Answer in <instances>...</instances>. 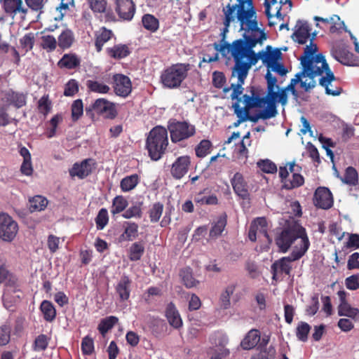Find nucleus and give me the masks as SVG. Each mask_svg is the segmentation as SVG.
<instances>
[{
  "label": "nucleus",
  "mask_w": 359,
  "mask_h": 359,
  "mask_svg": "<svg viewBox=\"0 0 359 359\" xmlns=\"http://www.w3.org/2000/svg\"><path fill=\"white\" fill-rule=\"evenodd\" d=\"M243 39L235 40L232 43L224 42L219 44L213 43V47L216 51L221 53L222 57L230 60L233 58L235 62L232 68L231 79H236L237 81H232L231 86L224 88L223 91L226 93L232 90L231 98L233 99L238 95H242L244 90L243 86L247 77V31L243 32Z\"/></svg>",
  "instance_id": "f257e3e1"
},
{
  "label": "nucleus",
  "mask_w": 359,
  "mask_h": 359,
  "mask_svg": "<svg viewBox=\"0 0 359 359\" xmlns=\"http://www.w3.org/2000/svg\"><path fill=\"white\" fill-rule=\"evenodd\" d=\"M265 79L267 83V93L266 96L260 97L257 96L253 98L248 95V109L251 107H263L255 116H250L248 114V121L256 122L258 119L266 120L275 117L278 114L277 102L283 106L287 103V92H295V86L288 84L286 87L280 89L277 85V79L273 76L270 70H268Z\"/></svg>",
  "instance_id": "f03ea898"
},
{
  "label": "nucleus",
  "mask_w": 359,
  "mask_h": 359,
  "mask_svg": "<svg viewBox=\"0 0 359 359\" xmlns=\"http://www.w3.org/2000/svg\"><path fill=\"white\" fill-rule=\"evenodd\" d=\"M317 50V45L313 43L312 39L310 45L306 46L304 55L300 57L301 65L302 67H306L314 72L318 69L322 71V74L325 72V75L321 76L319 80V84L325 88L327 95L338 96L342 93L343 90L341 88H335L334 90L329 88V84H330L332 81L335 80V76L330 69L325 56L323 54L319 53L315 56L313 55Z\"/></svg>",
  "instance_id": "7ed1b4c3"
},
{
  "label": "nucleus",
  "mask_w": 359,
  "mask_h": 359,
  "mask_svg": "<svg viewBox=\"0 0 359 359\" xmlns=\"http://www.w3.org/2000/svg\"><path fill=\"white\" fill-rule=\"evenodd\" d=\"M297 241L292 252L306 254L310 246L306 229L299 224H292L284 226L276 233L275 243L280 252L285 253Z\"/></svg>",
  "instance_id": "20e7f679"
},
{
  "label": "nucleus",
  "mask_w": 359,
  "mask_h": 359,
  "mask_svg": "<svg viewBox=\"0 0 359 359\" xmlns=\"http://www.w3.org/2000/svg\"><path fill=\"white\" fill-rule=\"evenodd\" d=\"M168 144V130L165 128L158 126L149 132L146 141V148L152 160H159L165 153Z\"/></svg>",
  "instance_id": "39448f33"
},
{
  "label": "nucleus",
  "mask_w": 359,
  "mask_h": 359,
  "mask_svg": "<svg viewBox=\"0 0 359 359\" xmlns=\"http://www.w3.org/2000/svg\"><path fill=\"white\" fill-rule=\"evenodd\" d=\"M247 0H237L235 4H229L225 8H223L224 13V28L222 33V39L219 44L224 43L225 41V35L228 32V28L231 22L234 21L236 19L240 23L241 30L247 31V10L245 9V4Z\"/></svg>",
  "instance_id": "423d86ee"
},
{
  "label": "nucleus",
  "mask_w": 359,
  "mask_h": 359,
  "mask_svg": "<svg viewBox=\"0 0 359 359\" xmlns=\"http://www.w3.org/2000/svg\"><path fill=\"white\" fill-rule=\"evenodd\" d=\"M189 70V65H173L162 72L161 81L162 84L168 88L172 89L178 88L187 76Z\"/></svg>",
  "instance_id": "0eeeda50"
},
{
  "label": "nucleus",
  "mask_w": 359,
  "mask_h": 359,
  "mask_svg": "<svg viewBox=\"0 0 359 359\" xmlns=\"http://www.w3.org/2000/svg\"><path fill=\"white\" fill-rule=\"evenodd\" d=\"M168 129L173 143H179L187 140L196 133V128L194 125L187 121H179L176 119L169 120Z\"/></svg>",
  "instance_id": "6e6552de"
},
{
  "label": "nucleus",
  "mask_w": 359,
  "mask_h": 359,
  "mask_svg": "<svg viewBox=\"0 0 359 359\" xmlns=\"http://www.w3.org/2000/svg\"><path fill=\"white\" fill-rule=\"evenodd\" d=\"M303 256L304 252H292L289 256L283 257L275 261L271 266V271L273 275L272 278L273 280H277L278 274L285 273L286 275H290L292 270L290 263L299 260Z\"/></svg>",
  "instance_id": "1a4fd4ad"
},
{
  "label": "nucleus",
  "mask_w": 359,
  "mask_h": 359,
  "mask_svg": "<svg viewBox=\"0 0 359 359\" xmlns=\"http://www.w3.org/2000/svg\"><path fill=\"white\" fill-rule=\"evenodd\" d=\"M321 75L322 71L320 69L314 72L306 67H302V70L296 74L295 77L290 80V84L295 86L298 83H300V86L305 91H309L316 86L314 78Z\"/></svg>",
  "instance_id": "9d476101"
},
{
  "label": "nucleus",
  "mask_w": 359,
  "mask_h": 359,
  "mask_svg": "<svg viewBox=\"0 0 359 359\" xmlns=\"http://www.w3.org/2000/svg\"><path fill=\"white\" fill-rule=\"evenodd\" d=\"M18 225L6 213L0 212V239L5 242H11L16 236Z\"/></svg>",
  "instance_id": "9b49d317"
},
{
  "label": "nucleus",
  "mask_w": 359,
  "mask_h": 359,
  "mask_svg": "<svg viewBox=\"0 0 359 359\" xmlns=\"http://www.w3.org/2000/svg\"><path fill=\"white\" fill-rule=\"evenodd\" d=\"M269 228V222L265 217L255 218L251 222L248 231V238L251 241H256L257 238H264L269 243H271L272 240L268 233Z\"/></svg>",
  "instance_id": "f8f14e48"
},
{
  "label": "nucleus",
  "mask_w": 359,
  "mask_h": 359,
  "mask_svg": "<svg viewBox=\"0 0 359 359\" xmlns=\"http://www.w3.org/2000/svg\"><path fill=\"white\" fill-rule=\"evenodd\" d=\"M89 110H92L107 118H114L117 114L114 104L104 98L95 100L90 107Z\"/></svg>",
  "instance_id": "ddd939ff"
},
{
  "label": "nucleus",
  "mask_w": 359,
  "mask_h": 359,
  "mask_svg": "<svg viewBox=\"0 0 359 359\" xmlns=\"http://www.w3.org/2000/svg\"><path fill=\"white\" fill-rule=\"evenodd\" d=\"M112 79L114 91L116 95L125 98L130 94L132 83L127 76L117 74L114 75Z\"/></svg>",
  "instance_id": "4468645a"
},
{
  "label": "nucleus",
  "mask_w": 359,
  "mask_h": 359,
  "mask_svg": "<svg viewBox=\"0 0 359 359\" xmlns=\"http://www.w3.org/2000/svg\"><path fill=\"white\" fill-rule=\"evenodd\" d=\"M333 197L331 191L327 187H318L313 196V203L319 208L327 210L333 205Z\"/></svg>",
  "instance_id": "2eb2a0df"
},
{
  "label": "nucleus",
  "mask_w": 359,
  "mask_h": 359,
  "mask_svg": "<svg viewBox=\"0 0 359 359\" xmlns=\"http://www.w3.org/2000/svg\"><path fill=\"white\" fill-rule=\"evenodd\" d=\"M93 168H95L94 161L91 158L85 159L81 163H74L69 170V175L72 177L83 179L92 172Z\"/></svg>",
  "instance_id": "dca6fc26"
},
{
  "label": "nucleus",
  "mask_w": 359,
  "mask_h": 359,
  "mask_svg": "<svg viewBox=\"0 0 359 359\" xmlns=\"http://www.w3.org/2000/svg\"><path fill=\"white\" fill-rule=\"evenodd\" d=\"M190 165L191 158L189 156L178 157L172 165L171 175L176 180H180L188 172Z\"/></svg>",
  "instance_id": "f3484780"
},
{
  "label": "nucleus",
  "mask_w": 359,
  "mask_h": 359,
  "mask_svg": "<svg viewBox=\"0 0 359 359\" xmlns=\"http://www.w3.org/2000/svg\"><path fill=\"white\" fill-rule=\"evenodd\" d=\"M231 298L235 302H238L240 299L239 292L237 291V285L231 283L227 285L225 289L222 292L219 297V306L223 309H226L230 307Z\"/></svg>",
  "instance_id": "a211bd4d"
},
{
  "label": "nucleus",
  "mask_w": 359,
  "mask_h": 359,
  "mask_svg": "<svg viewBox=\"0 0 359 359\" xmlns=\"http://www.w3.org/2000/svg\"><path fill=\"white\" fill-rule=\"evenodd\" d=\"M238 95L236 98L232 99L235 102L232 104L234 109V113L238 118V120L233 123L234 127H237L241 122L247 121V94Z\"/></svg>",
  "instance_id": "6ab92c4d"
},
{
  "label": "nucleus",
  "mask_w": 359,
  "mask_h": 359,
  "mask_svg": "<svg viewBox=\"0 0 359 359\" xmlns=\"http://www.w3.org/2000/svg\"><path fill=\"white\" fill-rule=\"evenodd\" d=\"M116 11L119 17L126 20H130L135 11V5L133 0H115Z\"/></svg>",
  "instance_id": "aec40b11"
},
{
  "label": "nucleus",
  "mask_w": 359,
  "mask_h": 359,
  "mask_svg": "<svg viewBox=\"0 0 359 359\" xmlns=\"http://www.w3.org/2000/svg\"><path fill=\"white\" fill-rule=\"evenodd\" d=\"M260 26L259 27L257 20L250 22V27L248 26V38L250 37V40L254 42L255 44L262 45L263 41L267 39V35L264 29L262 28L263 25L262 23H260Z\"/></svg>",
  "instance_id": "412c9836"
},
{
  "label": "nucleus",
  "mask_w": 359,
  "mask_h": 359,
  "mask_svg": "<svg viewBox=\"0 0 359 359\" xmlns=\"http://www.w3.org/2000/svg\"><path fill=\"white\" fill-rule=\"evenodd\" d=\"M231 185L235 194L242 200V205L245 203L247 197V183L244 177L240 172H236L231 180Z\"/></svg>",
  "instance_id": "4be33fe9"
},
{
  "label": "nucleus",
  "mask_w": 359,
  "mask_h": 359,
  "mask_svg": "<svg viewBox=\"0 0 359 359\" xmlns=\"http://www.w3.org/2000/svg\"><path fill=\"white\" fill-rule=\"evenodd\" d=\"M165 317L170 326L175 329L182 327L183 323L180 314L175 304L169 303L165 308Z\"/></svg>",
  "instance_id": "5701e85b"
},
{
  "label": "nucleus",
  "mask_w": 359,
  "mask_h": 359,
  "mask_svg": "<svg viewBox=\"0 0 359 359\" xmlns=\"http://www.w3.org/2000/svg\"><path fill=\"white\" fill-rule=\"evenodd\" d=\"M132 281L127 276H123L116 286V292L121 301H126L130 297Z\"/></svg>",
  "instance_id": "b1692460"
},
{
  "label": "nucleus",
  "mask_w": 359,
  "mask_h": 359,
  "mask_svg": "<svg viewBox=\"0 0 359 359\" xmlns=\"http://www.w3.org/2000/svg\"><path fill=\"white\" fill-rule=\"evenodd\" d=\"M194 202L200 205H214L218 203V198L214 194H210V191L205 189L196 194L194 196Z\"/></svg>",
  "instance_id": "393cba45"
},
{
  "label": "nucleus",
  "mask_w": 359,
  "mask_h": 359,
  "mask_svg": "<svg viewBox=\"0 0 359 359\" xmlns=\"http://www.w3.org/2000/svg\"><path fill=\"white\" fill-rule=\"evenodd\" d=\"M297 29L293 34L295 37L294 40L299 44H305L311 35V28L307 22H302L298 21L297 25Z\"/></svg>",
  "instance_id": "a878e982"
},
{
  "label": "nucleus",
  "mask_w": 359,
  "mask_h": 359,
  "mask_svg": "<svg viewBox=\"0 0 359 359\" xmlns=\"http://www.w3.org/2000/svg\"><path fill=\"white\" fill-rule=\"evenodd\" d=\"M227 223V215L222 213L218 216L212 224V228L210 231L209 236L210 238H217L222 235Z\"/></svg>",
  "instance_id": "bb28decb"
},
{
  "label": "nucleus",
  "mask_w": 359,
  "mask_h": 359,
  "mask_svg": "<svg viewBox=\"0 0 359 359\" xmlns=\"http://www.w3.org/2000/svg\"><path fill=\"white\" fill-rule=\"evenodd\" d=\"M81 60L74 53L65 54L57 62L60 68H65L67 69H72L78 67L80 65Z\"/></svg>",
  "instance_id": "cd10ccee"
},
{
  "label": "nucleus",
  "mask_w": 359,
  "mask_h": 359,
  "mask_svg": "<svg viewBox=\"0 0 359 359\" xmlns=\"http://www.w3.org/2000/svg\"><path fill=\"white\" fill-rule=\"evenodd\" d=\"M113 36V32L105 27H102L99 31L96 32L95 46L97 51L100 52L103 46Z\"/></svg>",
  "instance_id": "c85d7f7f"
},
{
  "label": "nucleus",
  "mask_w": 359,
  "mask_h": 359,
  "mask_svg": "<svg viewBox=\"0 0 359 359\" xmlns=\"http://www.w3.org/2000/svg\"><path fill=\"white\" fill-rule=\"evenodd\" d=\"M107 55L114 59L120 60L130 55V50L126 44H117L106 50Z\"/></svg>",
  "instance_id": "c756f323"
},
{
  "label": "nucleus",
  "mask_w": 359,
  "mask_h": 359,
  "mask_svg": "<svg viewBox=\"0 0 359 359\" xmlns=\"http://www.w3.org/2000/svg\"><path fill=\"white\" fill-rule=\"evenodd\" d=\"M4 7L5 12L12 15L13 18L18 13H25L26 10L22 7V0H4Z\"/></svg>",
  "instance_id": "7c9ffc66"
},
{
  "label": "nucleus",
  "mask_w": 359,
  "mask_h": 359,
  "mask_svg": "<svg viewBox=\"0 0 359 359\" xmlns=\"http://www.w3.org/2000/svg\"><path fill=\"white\" fill-rule=\"evenodd\" d=\"M266 50L262 53L263 63L267 66L277 62L279 59L281 58L282 53L278 48L272 49L271 46H267L266 48Z\"/></svg>",
  "instance_id": "2f4dec72"
},
{
  "label": "nucleus",
  "mask_w": 359,
  "mask_h": 359,
  "mask_svg": "<svg viewBox=\"0 0 359 359\" xmlns=\"http://www.w3.org/2000/svg\"><path fill=\"white\" fill-rule=\"evenodd\" d=\"M338 315L339 316H347L359 321V309L352 307L348 303L339 304Z\"/></svg>",
  "instance_id": "473e14b6"
},
{
  "label": "nucleus",
  "mask_w": 359,
  "mask_h": 359,
  "mask_svg": "<svg viewBox=\"0 0 359 359\" xmlns=\"http://www.w3.org/2000/svg\"><path fill=\"white\" fill-rule=\"evenodd\" d=\"M74 41V33L71 29H65L58 36L57 44L63 50L72 46Z\"/></svg>",
  "instance_id": "72a5a7b5"
},
{
  "label": "nucleus",
  "mask_w": 359,
  "mask_h": 359,
  "mask_svg": "<svg viewBox=\"0 0 359 359\" xmlns=\"http://www.w3.org/2000/svg\"><path fill=\"white\" fill-rule=\"evenodd\" d=\"M124 231L121 236L123 241H132L137 236L138 225L135 222H125L123 223Z\"/></svg>",
  "instance_id": "f704fd0d"
},
{
  "label": "nucleus",
  "mask_w": 359,
  "mask_h": 359,
  "mask_svg": "<svg viewBox=\"0 0 359 359\" xmlns=\"http://www.w3.org/2000/svg\"><path fill=\"white\" fill-rule=\"evenodd\" d=\"M40 310L46 321L52 322L55 318L56 310L52 302L43 300L41 304Z\"/></svg>",
  "instance_id": "c9c22d12"
},
{
  "label": "nucleus",
  "mask_w": 359,
  "mask_h": 359,
  "mask_svg": "<svg viewBox=\"0 0 359 359\" xmlns=\"http://www.w3.org/2000/svg\"><path fill=\"white\" fill-rule=\"evenodd\" d=\"M86 86L88 90L100 94H107L109 92L110 88L103 82L97 80H88Z\"/></svg>",
  "instance_id": "e433bc0d"
},
{
  "label": "nucleus",
  "mask_w": 359,
  "mask_h": 359,
  "mask_svg": "<svg viewBox=\"0 0 359 359\" xmlns=\"http://www.w3.org/2000/svg\"><path fill=\"white\" fill-rule=\"evenodd\" d=\"M139 182V176L137 174H133L123 178L120 183V187L122 191L128 192L135 189Z\"/></svg>",
  "instance_id": "4c0bfd02"
},
{
  "label": "nucleus",
  "mask_w": 359,
  "mask_h": 359,
  "mask_svg": "<svg viewBox=\"0 0 359 359\" xmlns=\"http://www.w3.org/2000/svg\"><path fill=\"white\" fill-rule=\"evenodd\" d=\"M336 60L344 65H353V54L345 49L336 50L332 53Z\"/></svg>",
  "instance_id": "58836bf2"
},
{
  "label": "nucleus",
  "mask_w": 359,
  "mask_h": 359,
  "mask_svg": "<svg viewBox=\"0 0 359 359\" xmlns=\"http://www.w3.org/2000/svg\"><path fill=\"white\" fill-rule=\"evenodd\" d=\"M304 184V177L299 172H294L292 179L286 180L285 185H282V188L286 190H292L302 187Z\"/></svg>",
  "instance_id": "ea45409f"
},
{
  "label": "nucleus",
  "mask_w": 359,
  "mask_h": 359,
  "mask_svg": "<svg viewBox=\"0 0 359 359\" xmlns=\"http://www.w3.org/2000/svg\"><path fill=\"white\" fill-rule=\"evenodd\" d=\"M341 180L348 185L355 186L358 183V174L357 170L352 166L348 167L345 170Z\"/></svg>",
  "instance_id": "a19ab883"
},
{
  "label": "nucleus",
  "mask_w": 359,
  "mask_h": 359,
  "mask_svg": "<svg viewBox=\"0 0 359 359\" xmlns=\"http://www.w3.org/2000/svg\"><path fill=\"white\" fill-rule=\"evenodd\" d=\"M48 204L46 198L41 196H36L29 201V209L31 212L41 211L45 209Z\"/></svg>",
  "instance_id": "79ce46f5"
},
{
  "label": "nucleus",
  "mask_w": 359,
  "mask_h": 359,
  "mask_svg": "<svg viewBox=\"0 0 359 359\" xmlns=\"http://www.w3.org/2000/svg\"><path fill=\"white\" fill-rule=\"evenodd\" d=\"M128 201L123 196H116L112 201L111 213L114 215L123 212L128 206Z\"/></svg>",
  "instance_id": "37998d69"
},
{
  "label": "nucleus",
  "mask_w": 359,
  "mask_h": 359,
  "mask_svg": "<svg viewBox=\"0 0 359 359\" xmlns=\"http://www.w3.org/2000/svg\"><path fill=\"white\" fill-rule=\"evenodd\" d=\"M256 45L257 44H255L254 42L251 41L250 39L248 40V69L252 65H255L259 60H262L263 62V50L259 51L258 53H255L253 50V48H255Z\"/></svg>",
  "instance_id": "c03bdc74"
},
{
  "label": "nucleus",
  "mask_w": 359,
  "mask_h": 359,
  "mask_svg": "<svg viewBox=\"0 0 359 359\" xmlns=\"http://www.w3.org/2000/svg\"><path fill=\"white\" fill-rule=\"evenodd\" d=\"M6 283L8 286L15 287L18 283V278L10 273L7 269L4 266H0V283Z\"/></svg>",
  "instance_id": "a18cd8bd"
},
{
  "label": "nucleus",
  "mask_w": 359,
  "mask_h": 359,
  "mask_svg": "<svg viewBox=\"0 0 359 359\" xmlns=\"http://www.w3.org/2000/svg\"><path fill=\"white\" fill-rule=\"evenodd\" d=\"M142 22L144 27L151 32H154L158 29V20L152 15H144L142 17Z\"/></svg>",
  "instance_id": "49530a36"
},
{
  "label": "nucleus",
  "mask_w": 359,
  "mask_h": 359,
  "mask_svg": "<svg viewBox=\"0 0 359 359\" xmlns=\"http://www.w3.org/2000/svg\"><path fill=\"white\" fill-rule=\"evenodd\" d=\"M118 318L115 316H109L101 320L98 325V330L100 332L104 335L109 330H110L114 325L118 322Z\"/></svg>",
  "instance_id": "de8ad7c7"
},
{
  "label": "nucleus",
  "mask_w": 359,
  "mask_h": 359,
  "mask_svg": "<svg viewBox=\"0 0 359 359\" xmlns=\"http://www.w3.org/2000/svg\"><path fill=\"white\" fill-rule=\"evenodd\" d=\"M180 276L182 277L184 285L188 288L196 287L199 283V282L193 277L189 268L182 269L180 271Z\"/></svg>",
  "instance_id": "09e8293b"
},
{
  "label": "nucleus",
  "mask_w": 359,
  "mask_h": 359,
  "mask_svg": "<svg viewBox=\"0 0 359 359\" xmlns=\"http://www.w3.org/2000/svg\"><path fill=\"white\" fill-rule=\"evenodd\" d=\"M212 145L210 140H203L195 149L196 155L198 158H203L210 154Z\"/></svg>",
  "instance_id": "8fccbe9b"
},
{
  "label": "nucleus",
  "mask_w": 359,
  "mask_h": 359,
  "mask_svg": "<svg viewBox=\"0 0 359 359\" xmlns=\"http://www.w3.org/2000/svg\"><path fill=\"white\" fill-rule=\"evenodd\" d=\"M8 100L16 108H20L26 104V96L23 93L13 92L8 94Z\"/></svg>",
  "instance_id": "3c124183"
},
{
  "label": "nucleus",
  "mask_w": 359,
  "mask_h": 359,
  "mask_svg": "<svg viewBox=\"0 0 359 359\" xmlns=\"http://www.w3.org/2000/svg\"><path fill=\"white\" fill-rule=\"evenodd\" d=\"M311 330V326L306 322L301 321L298 323L296 329V336L302 341H306L308 334Z\"/></svg>",
  "instance_id": "603ef678"
},
{
  "label": "nucleus",
  "mask_w": 359,
  "mask_h": 359,
  "mask_svg": "<svg viewBox=\"0 0 359 359\" xmlns=\"http://www.w3.org/2000/svg\"><path fill=\"white\" fill-rule=\"evenodd\" d=\"M57 42L55 38L51 35H43L41 36V47L47 52H53L56 49Z\"/></svg>",
  "instance_id": "864d4df0"
},
{
  "label": "nucleus",
  "mask_w": 359,
  "mask_h": 359,
  "mask_svg": "<svg viewBox=\"0 0 359 359\" xmlns=\"http://www.w3.org/2000/svg\"><path fill=\"white\" fill-rule=\"evenodd\" d=\"M163 205L161 203H155L149 210V215L151 222H157L163 213Z\"/></svg>",
  "instance_id": "5fc2aeb1"
},
{
  "label": "nucleus",
  "mask_w": 359,
  "mask_h": 359,
  "mask_svg": "<svg viewBox=\"0 0 359 359\" xmlns=\"http://www.w3.org/2000/svg\"><path fill=\"white\" fill-rule=\"evenodd\" d=\"M257 164V167L265 173L273 174L277 172L276 165L269 159L260 160Z\"/></svg>",
  "instance_id": "6e6d98bb"
},
{
  "label": "nucleus",
  "mask_w": 359,
  "mask_h": 359,
  "mask_svg": "<svg viewBox=\"0 0 359 359\" xmlns=\"http://www.w3.org/2000/svg\"><path fill=\"white\" fill-rule=\"evenodd\" d=\"M144 251V246L140 243H134L130 248L129 258L131 261L139 260Z\"/></svg>",
  "instance_id": "4d7b16f0"
},
{
  "label": "nucleus",
  "mask_w": 359,
  "mask_h": 359,
  "mask_svg": "<svg viewBox=\"0 0 359 359\" xmlns=\"http://www.w3.org/2000/svg\"><path fill=\"white\" fill-rule=\"evenodd\" d=\"M142 211L140 204H135L128 208L123 214L122 216L125 219L130 218H141Z\"/></svg>",
  "instance_id": "13d9d810"
},
{
  "label": "nucleus",
  "mask_w": 359,
  "mask_h": 359,
  "mask_svg": "<svg viewBox=\"0 0 359 359\" xmlns=\"http://www.w3.org/2000/svg\"><path fill=\"white\" fill-rule=\"evenodd\" d=\"M83 113V105L81 100L78 99L72 104V118L74 121H77Z\"/></svg>",
  "instance_id": "bf43d9fd"
},
{
  "label": "nucleus",
  "mask_w": 359,
  "mask_h": 359,
  "mask_svg": "<svg viewBox=\"0 0 359 359\" xmlns=\"http://www.w3.org/2000/svg\"><path fill=\"white\" fill-rule=\"evenodd\" d=\"M108 221L109 216L107 210L105 208L100 209L95 218V222L97 229H103L104 226L107 224Z\"/></svg>",
  "instance_id": "052dcab7"
},
{
  "label": "nucleus",
  "mask_w": 359,
  "mask_h": 359,
  "mask_svg": "<svg viewBox=\"0 0 359 359\" xmlns=\"http://www.w3.org/2000/svg\"><path fill=\"white\" fill-rule=\"evenodd\" d=\"M38 109L40 113L46 116L51 110V102L48 95H43L38 101Z\"/></svg>",
  "instance_id": "680f3d73"
},
{
  "label": "nucleus",
  "mask_w": 359,
  "mask_h": 359,
  "mask_svg": "<svg viewBox=\"0 0 359 359\" xmlns=\"http://www.w3.org/2000/svg\"><path fill=\"white\" fill-rule=\"evenodd\" d=\"M260 335L259 330L252 329L248 331V350L258 346L260 341Z\"/></svg>",
  "instance_id": "e2e57ef3"
},
{
  "label": "nucleus",
  "mask_w": 359,
  "mask_h": 359,
  "mask_svg": "<svg viewBox=\"0 0 359 359\" xmlns=\"http://www.w3.org/2000/svg\"><path fill=\"white\" fill-rule=\"evenodd\" d=\"M89 7L94 13H104L107 8V0H87Z\"/></svg>",
  "instance_id": "0e129e2a"
},
{
  "label": "nucleus",
  "mask_w": 359,
  "mask_h": 359,
  "mask_svg": "<svg viewBox=\"0 0 359 359\" xmlns=\"http://www.w3.org/2000/svg\"><path fill=\"white\" fill-rule=\"evenodd\" d=\"M276 355V349L271 346L268 348H264L259 353L252 355L250 359H274Z\"/></svg>",
  "instance_id": "69168bd1"
},
{
  "label": "nucleus",
  "mask_w": 359,
  "mask_h": 359,
  "mask_svg": "<svg viewBox=\"0 0 359 359\" xmlns=\"http://www.w3.org/2000/svg\"><path fill=\"white\" fill-rule=\"evenodd\" d=\"M49 339L45 334L39 335L34 340V350L36 351H44L48 345Z\"/></svg>",
  "instance_id": "338daca9"
},
{
  "label": "nucleus",
  "mask_w": 359,
  "mask_h": 359,
  "mask_svg": "<svg viewBox=\"0 0 359 359\" xmlns=\"http://www.w3.org/2000/svg\"><path fill=\"white\" fill-rule=\"evenodd\" d=\"M79 91V83L75 79H70L65 86L64 95L73 96Z\"/></svg>",
  "instance_id": "774afa93"
}]
</instances>
